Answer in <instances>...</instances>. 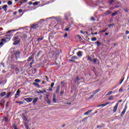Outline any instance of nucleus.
Masks as SVG:
<instances>
[{
	"mask_svg": "<svg viewBox=\"0 0 129 129\" xmlns=\"http://www.w3.org/2000/svg\"><path fill=\"white\" fill-rule=\"evenodd\" d=\"M87 59L90 62H92V59H91V57H90V56H89V55L88 56Z\"/></svg>",
	"mask_w": 129,
	"mask_h": 129,
	"instance_id": "nucleus-36",
	"label": "nucleus"
},
{
	"mask_svg": "<svg viewBox=\"0 0 129 129\" xmlns=\"http://www.w3.org/2000/svg\"><path fill=\"white\" fill-rule=\"evenodd\" d=\"M24 120H25V121H27L28 120V118H27V116L24 115L23 116Z\"/></svg>",
	"mask_w": 129,
	"mask_h": 129,
	"instance_id": "nucleus-40",
	"label": "nucleus"
},
{
	"mask_svg": "<svg viewBox=\"0 0 129 129\" xmlns=\"http://www.w3.org/2000/svg\"><path fill=\"white\" fill-rule=\"evenodd\" d=\"M16 31H19V29H16V30H10V31H8L7 33H11V32H15Z\"/></svg>",
	"mask_w": 129,
	"mask_h": 129,
	"instance_id": "nucleus-34",
	"label": "nucleus"
},
{
	"mask_svg": "<svg viewBox=\"0 0 129 129\" xmlns=\"http://www.w3.org/2000/svg\"><path fill=\"white\" fill-rule=\"evenodd\" d=\"M70 16H71V15L70 14V13H69V12H68L65 14L64 17H65L66 20H67V21H68V18H69V17H70Z\"/></svg>",
	"mask_w": 129,
	"mask_h": 129,
	"instance_id": "nucleus-12",
	"label": "nucleus"
},
{
	"mask_svg": "<svg viewBox=\"0 0 129 129\" xmlns=\"http://www.w3.org/2000/svg\"><path fill=\"white\" fill-rule=\"evenodd\" d=\"M54 85H55V83H54V82L51 83L50 87H51V88H53V87H54Z\"/></svg>",
	"mask_w": 129,
	"mask_h": 129,
	"instance_id": "nucleus-50",
	"label": "nucleus"
},
{
	"mask_svg": "<svg viewBox=\"0 0 129 129\" xmlns=\"http://www.w3.org/2000/svg\"><path fill=\"white\" fill-rule=\"evenodd\" d=\"M63 38H67L68 37V33H66L63 36Z\"/></svg>",
	"mask_w": 129,
	"mask_h": 129,
	"instance_id": "nucleus-49",
	"label": "nucleus"
},
{
	"mask_svg": "<svg viewBox=\"0 0 129 129\" xmlns=\"http://www.w3.org/2000/svg\"><path fill=\"white\" fill-rule=\"evenodd\" d=\"M24 100L27 102H31V101H33L32 98H25L24 99Z\"/></svg>",
	"mask_w": 129,
	"mask_h": 129,
	"instance_id": "nucleus-11",
	"label": "nucleus"
},
{
	"mask_svg": "<svg viewBox=\"0 0 129 129\" xmlns=\"http://www.w3.org/2000/svg\"><path fill=\"white\" fill-rule=\"evenodd\" d=\"M43 21H44L45 20L44 19L40 20L39 23H40V24H43Z\"/></svg>",
	"mask_w": 129,
	"mask_h": 129,
	"instance_id": "nucleus-61",
	"label": "nucleus"
},
{
	"mask_svg": "<svg viewBox=\"0 0 129 129\" xmlns=\"http://www.w3.org/2000/svg\"><path fill=\"white\" fill-rule=\"evenodd\" d=\"M100 90H101V89H98L97 90L94 91L93 94L96 95L97 93H98Z\"/></svg>",
	"mask_w": 129,
	"mask_h": 129,
	"instance_id": "nucleus-20",
	"label": "nucleus"
},
{
	"mask_svg": "<svg viewBox=\"0 0 129 129\" xmlns=\"http://www.w3.org/2000/svg\"><path fill=\"white\" fill-rule=\"evenodd\" d=\"M21 36L22 40H26V39L28 38V33H27V32H24L22 33Z\"/></svg>",
	"mask_w": 129,
	"mask_h": 129,
	"instance_id": "nucleus-5",
	"label": "nucleus"
},
{
	"mask_svg": "<svg viewBox=\"0 0 129 129\" xmlns=\"http://www.w3.org/2000/svg\"><path fill=\"white\" fill-rule=\"evenodd\" d=\"M60 96H62L64 94V91L61 90L60 93Z\"/></svg>",
	"mask_w": 129,
	"mask_h": 129,
	"instance_id": "nucleus-53",
	"label": "nucleus"
},
{
	"mask_svg": "<svg viewBox=\"0 0 129 129\" xmlns=\"http://www.w3.org/2000/svg\"><path fill=\"white\" fill-rule=\"evenodd\" d=\"M1 41L2 42H6V41H7V39H6L4 37V39H1Z\"/></svg>",
	"mask_w": 129,
	"mask_h": 129,
	"instance_id": "nucleus-56",
	"label": "nucleus"
},
{
	"mask_svg": "<svg viewBox=\"0 0 129 129\" xmlns=\"http://www.w3.org/2000/svg\"><path fill=\"white\" fill-rule=\"evenodd\" d=\"M124 11L125 13H127L128 12V9H127V8L124 9Z\"/></svg>",
	"mask_w": 129,
	"mask_h": 129,
	"instance_id": "nucleus-60",
	"label": "nucleus"
},
{
	"mask_svg": "<svg viewBox=\"0 0 129 129\" xmlns=\"http://www.w3.org/2000/svg\"><path fill=\"white\" fill-rule=\"evenodd\" d=\"M11 94H12V92H9L7 93V95L6 96V98H9V97H10V95H11Z\"/></svg>",
	"mask_w": 129,
	"mask_h": 129,
	"instance_id": "nucleus-26",
	"label": "nucleus"
},
{
	"mask_svg": "<svg viewBox=\"0 0 129 129\" xmlns=\"http://www.w3.org/2000/svg\"><path fill=\"white\" fill-rule=\"evenodd\" d=\"M15 55L16 60H18V59H19V58H20V56L21 55V51H20V50L17 51L15 53Z\"/></svg>",
	"mask_w": 129,
	"mask_h": 129,
	"instance_id": "nucleus-9",
	"label": "nucleus"
},
{
	"mask_svg": "<svg viewBox=\"0 0 129 129\" xmlns=\"http://www.w3.org/2000/svg\"><path fill=\"white\" fill-rule=\"evenodd\" d=\"M117 14H118V11H115L114 13L111 14V16L112 17H114V16H115V15H117Z\"/></svg>",
	"mask_w": 129,
	"mask_h": 129,
	"instance_id": "nucleus-28",
	"label": "nucleus"
},
{
	"mask_svg": "<svg viewBox=\"0 0 129 129\" xmlns=\"http://www.w3.org/2000/svg\"><path fill=\"white\" fill-rule=\"evenodd\" d=\"M32 29L37 30V29H39V24H32L30 27V30H32Z\"/></svg>",
	"mask_w": 129,
	"mask_h": 129,
	"instance_id": "nucleus-3",
	"label": "nucleus"
},
{
	"mask_svg": "<svg viewBox=\"0 0 129 129\" xmlns=\"http://www.w3.org/2000/svg\"><path fill=\"white\" fill-rule=\"evenodd\" d=\"M2 8L4 10H5V9H7V8H8V5H4Z\"/></svg>",
	"mask_w": 129,
	"mask_h": 129,
	"instance_id": "nucleus-48",
	"label": "nucleus"
},
{
	"mask_svg": "<svg viewBox=\"0 0 129 129\" xmlns=\"http://www.w3.org/2000/svg\"><path fill=\"white\" fill-rule=\"evenodd\" d=\"M11 69H13V70H15V71H20V70L19 69V68H18V66L15 64H11Z\"/></svg>",
	"mask_w": 129,
	"mask_h": 129,
	"instance_id": "nucleus-4",
	"label": "nucleus"
},
{
	"mask_svg": "<svg viewBox=\"0 0 129 129\" xmlns=\"http://www.w3.org/2000/svg\"><path fill=\"white\" fill-rule=\"evenodd\" d=\"M110 14H111V11H107L106 13H105V15L106 16H108V15H110Z\"/></svg>",
	"mask_w": 129,
	"mask_h": 129,
	"instance_id": "nucleus-23",
	"label": "nucleus"
},
{
	"mask_svg": "<svg viewBox=\"0 0 129 129\" xmlns=\"http://www.w3.org/2000/svg\"><path fill=\"white\" fill-rule=\"evenodd\" d=\"M38 100H39V98L38 97H35L32 101V103L33 104H36V103L38 102Z\"/></svg>",
	"mask_w": 129,
	"mask_h": 129,
	"instance_id": "nucleus-16",
	"label": "nucleus"
},
{
	"mask_svg": "<svg viewBox=\"0 0 129 129\" xmlns=\"http://www.w3.org/2000/svg\"><path fill=\"white\" fill-rule=\"evenodd\" d=\"M113 26H114V24L112 23V24H109V25H108V27H109H109H113Z\"/></svg>",
	"mask_w": 129,
	"mask_h": 129,
	"instance_id": "nucleus-51",
	"label": "nucleus"
},
{
	"mask_svg": "<svg viewBox=\"0 0 129 129\" xmlns=\"http://www.w3.org/2000/svg\"><path fill=\"white\" fill-rule=\"evenodd\" d=\"M59 92H60V86L57 85L56 87V90L55 91V93H56V94H59Z\"/></svg>",
	"mask_w": 129,
	"mask_h": 129,
	"instance_id": "nucleus-13",
	"label": "nucleus"
},
{
	"mask_svg": "<svg viewBox=\"0 0 129 129\" xmlns=\"http://www.w3.org/2000/svg\"><path fill=\"white\" fill-rule=\"evenodd\" d=\"M6 94H7V92H2L1 93L0 96H1V97H4V96H5Z\"/></svg>",
	"mask_w": 129,
	"mask_h": 129,
	"instance_id": "nucleus-24",
	"label": "nucleus"
},
{
	"mask_svg": "<svg viewBox=\"0 0 129 129\" xmlns=\"http://www.w3.org/2000/svg\"><path fill=\"white\" fill-rule=\"evenodd\" d=\"M44 39V36H43L41 38H37V42H41V41H42V40Z\"/></svg>",
	"mask_w": 129,
	"mask_h": 129,
	"instance_id": "nucleus-27",
	"label": "nucleus"
},
{
	"mask_svg": "<svg viewBox=\"0 0 129 129\" xmlns=\"http://www.w3.org/2000/svg\"><path fill=\"white\" fill-rule=\"evenodd\" d=\"M95 95L94 93L92 94L91 96H89V99H91V98H93V97Z\"/></svg>",
	"mask_w": 129,
	"mask_h": 129,
	"instance_id": "nucleus-38",
	"label": "nucleus"
},
{
	"mask_svg": "<svg viewBox=\"0 0 129 129\" xmlns=\"http://www.w3.org/2000/svg\"><path fill=\"white\" fill-rule=\"evenodd\" d=\"M49 96H50V93L47 92L46 93V97L45 98H49Z\"/></svg>",
	"mask_w": 129,
	"mask_h": 129,
	"instance_id": "nucleus-43",
	"label": "nucleus"
},
{
	"mask_svg": "<svg viewBox=\"0 0 129 129\" xmlns=\"http://www.w3.org/2000/svg\"><path fill=\"white\" fill-rule=\"evenodd\" d=\"M101 44V43H100L99 41H97V47H99V46H100V45Z\"/></svg>",
	"mask_w": 129,
	"mask_h": 129,
	"instance_id": "nucleus-45",
	"label": "nucleus"
},
{
	"mask_svg": "<svg viewBox=\"0 0 129 129\" xmlns=\"http://www.w3.org/2000/svg\"><path fill=\"white\" fill-rule=\"evenodd\" d=\"M92 112V110H88L87 112L84 113V115H88L89 113H90V112Z\"/></svg>",
	"mask_w": 129,
	"mask_h": 129,
	"instance_id": "nucleus-18",
	"label": "nucleus"
},
{
	"mask_svg": "<svg viewBox=\"0 0 129 129\" xmlns=\"http://www.w3.org/2000/svg\"><path fill=\"white\" fill-rule=\"evenodd\" d=\"M18 12L20 14H21V13H22L23 12V10L22 9H19L18 10Z\"/></svg>",
	"mask_w": 129,
	"mask_h": 129,
	"instance_id": "nucleus-62",
	"label": "nucleus"
},
{
	"mask_svg": "<svg viewBox=\"0 0 129 129\" xmlns=\"http://www.w3.org/2000/svg\"><path fill=\"white\" fill-rule=\"evenodd\" d=\"M70 28H67L64 29L65 32H69V30Z\"/></svg>",
	"mask_w": 129,
	"mask_h": 129,
	"instance_id": "nucleus-55",
	"label": "nucleus"
},
{
	"mask_svg": "<svg viewBox=\"0 0 129 129\" xmlns=\"http://www.w3.org/2000/svg\"><path fill=\"white\" fill-rule=\"evenodd\" d=\"M34 55H35V53H33L31 56H29V57L28 58L27 61H31L32 59L34 57Z\"/></svg>",
	"mask_w": 129,
	"mask_h": 129,
	"instance_id": "nucleus-17",
	"label": "nucleus"
},
{
	"mask_svg": "<svg viewBox=\"0 0 129 129\" xmlns=\"http://www.w3.org/2000/svg\"><path fill=\"white\" fill-rule=\"evenodd\" d=\"M109 100H113V96H111L109 98Z\"/></svg>",
	"mask_w": 129,
	"mask_h": 129,
	"instance_id": "nucleus-54",
	"label": "nucleus"
},
{
	"mask_svg": "<svg viewBox=\"0 0 129 129\" xmlns=\"http://www.w3.org/2000/svg\"><path fill=\"white\" fill-rule=\"evenodd\" d=\"M91 35H97V32H91Z\"/></svg>",
	"mask_w": 129,
	"mask_h": 129,
	"instance_id": "nucleus-64",
	"label": "nucleus"
},
{
	"mask_svg": "<svg viewBox=\"0 0 129 129\" xmlns=\"http://www.w3.org/2000/svg\"><path fill=\"white\" fill-rule=\"evenodd\" d=\"M52 100H53V102H54V103H56V102H57V101L56 99V94H53Z\"/></svg>",
	"mask_w": 129,
	"mask_h": 129,
	"instance_id": "nucleus-14",
	"label": "nucleus"
},
{
	"mask_svg": "<svg viewBox=\"0 0 129 129\" xmlns=\"http://www.w3.org/2000/svg\"><path fill=\"white\" fill-rule=\"evenodd\" d=\"M126 109H127V104L125 105L124 108L120 114V116L122 117L123 115H124V113H125Z\"/></svg>",
	"mask_w": 129,
	"mask_h": 129,
	"instance_id": "nucleus-8",
	"label": "nucleus"
},
{
	"mask_svg": "<svg viewBox=\"0 0 129 129\" xmlns=\"http://www.w3.org/2000/svg\"><path fill=\"white\" fill-rule=\"evenodd\" d=\"M106 31H107V29L100 31V33H105V32H106Z\"/></svg>",
	"mask_w": 129,
	"mask_h": 129,
	"instance_id": "nucleus-41",
	"label": "nucleus"
},
{
	"mask_svg": "<svg viewBox=\"0 0 129 129\" xmlns=\"http://www.w3.org/2000/svg\"><path fill=\"white\" fill-rule=\"evenodd\" d=\"M93 62H94V63H96V62H97V59L96 58L94 59Z\"/></svg>",
	"mask_w": 129,
	"mask_h": 129,
	"instance_id": "nucleus-59",
	"label": "nucleus"
},
{
	"mask_svg": "<svg viewBox=\"0 0 129 129\" xmlns=\"http://www.w3.org/2000/svg\"><path fill=\"white\" fill-rule=\"evenodd\" d=\"M33 85H35V86H37L38 88H40V85H39V84L36 83H33Z\"/></svg>",
	"mask_w": 129,
	"mask_h": 129,
	"instance_id": "nucleus-32",
	"label": "nucleus"
},
{
	"mask_svg": "<svg viewBox=\"0 0 129 129\" xmlns=\"http://www.w3.org/2000/svg\"><path fill=\"white\" fill-rule=\"evenodd\" d=\"M12 126H13V128H14V129H18V125H17V124H16L15 123H14L12 124Z\"/></svg>",
	"mask_w": 129,
	"mask_h": 129,
	"instance_id": "nucleus-22",
	"label": "nucleus"
},
{
	"mask_svg": "<svg viewBox=\"0 0 129 129\" xmlns=\"http://www.w3.org/2000/svg\"><path fill=\"white\" fill-rule=\"evenodd\" d=\"M87 118H88V117H87L84 118L82 120V121H85V119H87Z\"/></svg>",
	"mask_w": 129,
	"mask_h": 129,
	"instance_id": "nucleus-58",
	"label": "nucleus"
},
{
	"mask_svg": "<svg viewBox=\"0 0 129 129\" xmlns=\"http://www.w3.org/2000/svg\"><path fill=\"white\" fill-rule=\"evenodd\" d=\"M111 93H112V91H109V92H108L107 93V94L106 95V96H107L108 95H110V94H111Z\"/></svg>",
	"mask_w": 129,
	"mask_h": 129,
	"instance_id": "nucleus-46",
	"label": "nucleus"
},
{
	"mask_svg": "<svg viewBox=\"0 0 129 129\" xmlns=\"http://www.w3.org/2000/svg\"><path fill=\"white\" fill-rule=\"evenodd\" d=\"M9 106H10V102L8 101L6 103V108H8Z\"/></svg>",
	"mask_w": 129,
	"mask_h": 129,
	"instance_id": "nucleus-44",
	"label": "nucleus"
},
{
	"mask_svg": "<svg viewBox=\"0 0 129 129\" xmlns=\"http://www.w3.org/2000/svg\"><path fill=\"white\" fill-rule=\"evenodd\" d=\"M83 52L81 51H79L77 54V56L79 57H82Z\"/></svg>",
	"mask_w": 129,
	"mask_h": 129,
	"instance_id": "nucleus-15",
	"label": "nucleus"
},
{
	"mask_svg": "<svg viewBox=\"0 0 129 129\" xmlns=\"http://www.w3.org/2000/svg\"><path fill=\"white\" fill-rule=\"evenodd\" d=\"M15 103H19V104H24V102L16 101Z\"/></svg>",
	"mask_w": 129,
	"mask_h": 129,
	"instance_id": "nucleus-31",
	"label": "nucleus"
},
{
	"mask_svg": "<svg viewBox=\"0 0 129 129\" xmlns=\"http://www.w3.org/2000/svg\"><path fill=\"white\" fill-rule=\"evenodd\" d=\"M45 101L47 102L48 104H50L51 103V101H50V99L49 98H45Z\"/></svg>",
	"mask_w": 129,
	"mask_h": 129,
	"instance_id": "nucleus-19",
	"label": "nucleus"
},
{
	"mask_svg": "<svg viewBox=\"0 0 129 129\" xmlns=\"http://www.w3.org/2000/svg\"><path fill=\"white\" fill-rule=\"evenodd\" d=\"M97 40V38H96V37H93L91 39V41L92 42H94L95 41H96Z\"/></svg>",
	"mask_w": 129,
	"mask_h": 129,
	"instance_id": "nucleus-39",
	"label": "nucleus"
},
{
	"mask_svg": "<svg viewBox=\"0 0 129 129\" xmlns=\"http://www.w3.org/2000/svg\"><path fill=\"white\" fill-rule=\"evenodd\" d=\"M33 6H38L39 5V3L38 2H36L33 4Z\"/></svg>",
	"mask_w": 129,
	"mask_h": 129,
	"instance_id": "nucleus-47",
	"label": "nucleus"
},
{
	"mask_svg": "<svg viewBox=\"0 0 129 129\" xmlns=\"http://www.w3.org/2000/svg\"><path fill=\"white\" fill-rule=\"evenodd\" d=\"M8 5H9V6H12V5H13V2L11 1H9L8 2Z\"/></svg>",
	"mask_w": 129,
	"mask_h": 129,
	"instance_id": "nucleus-37",
	"label": "nucleus"
},
{
	"mask_svg": "<svg viewBox=\"0 0 129 129\" xmlns=\"http://www.w3.org/2000/svg\"><path fill=\"white\" fill-rule=\"evenodd\" d=\"M12 37H13V34H10L9 35H6L4 37V38H5L7 42H9V41H10V40H11V39L12 38Z\"/></svg>",
	"mask_w": 129,
	"mask_h": 129,
	"instance_id": "nucleus-6",
	"label": "nucleus"
},
{
	"mask_svg": "<svg viewBox=\"0 0 129 129\" xmlns=\"http://www.w3.org/2000/svg\"><path fill=\"white\" fill-rule=\"evenodd\" d=\"M36 93H43V94H44V92H43V91L39 90V91L36 92Z\"/></svg>",
	"mask_w": 129,
	"mask_h": 129,
	"instance_id": "nucleus-52",
	"label": "nucleus"
},
{
	"mask_svg": "<svg viewBox=\"0 0 129 129\" xmlns=\"http://www.w3.org/2000/svg\"><path fill=\"white\" fill-rule=\"evenodd\" d=\"M118 107V103H117L113 107V112L114 113L116 112V110H117V107Z\"/></svg>",
	"mask_w": 129,
	"mask_h": 129,
	"instance_id": "nucleus-10",
	"label": "nucleus"
},
{
	"mask_svg": "<svg viewBox=\"0 0 129 129\" xmlns=\"http://www.w3.org/2000/svg\"><path fill=\"white\" fill-rule=\"evenodd\" d=\"M43 53V51L42 50H39L37 54V57H39V56H40L41 55V54H42Z\"/></svg>",
	"mask_w": 129,
	"mask_h": 129,
	"instance_id": "nucleus-25",
	"label": "nucleus"
},
{
	"mask_svg": "<svg viewBox=\"0 0 129 129\" xmlns=\"http://www.w3.org/2000/svg\"><path fill=\"white\" fill-rule=\"evenodd\" d=\"M20 93H21V90L20 89H18L16 92V95H18V96H20Z\"/></svg>",
	"mask_w": 129,
	"mask_h": 129,
	"instance_id": "nucleus-30",
	"label": "nucleus"
},
{
	"mask_svg": "<svg viewBox=\"0 0 129 129\" xmlns=\"http://www.w3.org/2000/svg\"><path fill=\"white\" fill-rule=\"evenodd\" d=\"M79 80H80V79L78 77H77L75 80L76 83H78V81H79Z\"/></svg>",
	"mask_w": 129,
	"mask_h": 129,
	"instance_id": "nucleus-35",
	"label": "nucleus"
},
{
	"mask_svg": "<svg viewBox=\"0 0 129 129\" xmlns=\"http://www.w3.org/2000/svg\"><path fill=\"white\" fill-rule=\"evenodd\" d=\"M27 2H28V0H21L20 3L21 5H23V4H26Z\"/></svg>",
	"mask_w": 129,
	"mask_h": 129,
	"instance_id": "nucleus-21",
	"label": "nucleus"
},
{
	"mask_svg": "<svg viewBox=\"0 0 129 129\" xmlns=\"http://www.w3.org/2000/svg\"><path fill=\"white\" fill-rule=\"evenodd\" d=\"M22 36V33L17 32L13 37V45L14 46H16V45H19L20 44V42H21V39H20L19 37Z\"/></svg>",
	"mask_w": 129,
	"mask_h": 129,
	"instance_id": "nucleus-1",
	"label": "nucleus"
},
{
	"mask_svg": "<svg viewBox=\"0 0 129 129\" xmlns=\"http://www.w3.org/2000/svg\"><path fill=\"white\" fill-rule=\"evenodd\" d=\"M35 82H36V83H40V82H41V80H39L38 79H35L34 80Z\"/></svg>",
	"mask_w": 129,
	"mask_h": 129,
	"instance_id": "nucleus-33",
	"label": "nucleus"
},
{
	"mask_svg": "<svg viewBox=\"0 0 129 129\" xmlns=\"http://www.w3.org/2000/svg\"><path fill=\"white\" fill-rule=\"evenodd\" d=\"M76 37H77L78 39H79L80 41H82V38L81 37V36H80V35H77Z\"/></svg>",
	"mask_w": 129,
	"mask_h": 129,
	"instance_id": "nucleus-29",
	"label": "nucleus"
},
{
	"mask_svg": "<svg viewBox=\"0 0 129 129\" xmlns=\"http://www.w3.org/2000/svg\"><path fill=\"white\" fill-rule=\"evenodd\" d=\"M114 2V1H113V0H110V1L109 2L110 5H111V4H112V3H113Z\"/></svg>",
	"mask_w": 129,
	"mask_h": 129,
	"instance_id": "nucleus-63",
	"label": "nucleus"
},
{
	"mask_svg": "<svg viewBox=\"0 0 129 129\" xmlns=\"http://www.w3.org/2000/svg\"><path fill=\"white\" fill-rule=\"evenodd\" d=\"M77 59H78V57L76 56H73L69 59V60L70 61V62H74L76 63V60H77Z\"/></svg>",
	"mask_w": 129,
	"mask_h": 129,
	"instance_id": "nucleus-7",
	"label": "nucleus"
},
{
	"mask_svg": "<svg viewBox=\"0 0 129 129\" xmlns=\"http://www.w3.org/2000/svg\"><path fill=\"white\" fill-rule=\"evenodd\" d=\"M91 21H95V18H94V17H92L91 18Z\"/></svg>",
	"mask_w": 129,
	"mask_h": 129,
	"instance_id": "nucleus-57",
	"label": "nucleus"
},
{
	"mask_svg": "<svg viewBox=\"0 0 129 129\" xmlns=\"http://www.w3.org/2000/svg\"><path fill=\"white\" fill-rule=\"evenodd\" d=\"M25 126L26 129H29V125L27 124V123H25Z\"/></svg>",
	"mask_w": 129,
	"mask_h": 129,
	"instance_id": "nucleus-42",
	"label": "nucleus"
},
{
	"mask_svg": "<svg viewBox=\"0 0 129 129\" xmlns=\"http://www.w3.org/2000/svg\"><path fill=\"white\" fill-rule=\"evenodd\" d=\"M62 53V51L60 49H57L55 52H49V54H50V57H52V58H55V57H57L58 55H59V54H61Z\"/></svg>",
	"mask_w": 129,
	"mask_h": 129,
	"instance_id": "nucleus-2",
	"label": "nucleus"
}]
</instances>
